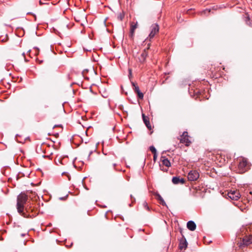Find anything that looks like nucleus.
<instances>
[{
	"label": "nucleus",
	"mask_w": 252,
	"mask_h": 252,
	"mask_svg": "<svg viewBox=\"0 0 252 252\" xmlns=\"http://www.w3.org/2000/svg\"><path fill=\"white\" fill-rule=\"evenodd\" d=\"M248 169V161L245 158H241L239 159L238 164V170L240 173L245 172Z\"/></svg>",
	"instance_id": "7ed1b4c3"
},
{
	"label": "nucleus",
	"mask_w": 252,
	"mask_h": 252,
	"mask_svg": "<svg viewBox=\"0 0 252 252\" xmlns=\"http://www.w3.org/2000/svg\"><path fill=\"white\" fill-rule=\"evenodd\" d=\"M92 153V152H91L90 153V154H89V156H90V155H91Z\"/></svg>",
	"instance_id": "2f4dec72"
},
{
	"label": "nucleus",
	"mask_w": 252,
	"mask_h": 252,
	"mask_svg": "<svg viewBox=\"0 0 252 252\" xmlns=\"http://www.w3.org/2000/svg\"><path fill=\"white\" fill-rule=\"evenodd\" d=\"M210 9H206L202 12L201 14H207L210 12Z\"/></svg>",
	"instance_id": "a211bd4d"
},
{
	"label": "nucleus",
	"mask_w": 252,
	"mask_h": 252,
	"mask_svg": "<svg viewBox=\"0 0 252 252\" xmlns=\"http://www.w3.org/2000/svg\"><path fill=\"white\" fill-rule=\"evenodd\" d=\"M157 158V154H154L153 160L155 162Z\"/></svg>",
	"instance_id": "4be33fe9"
},
{
	"label": "nucleus",
	"mask_w": 252,
	"mask_h": 252,
	"mask_svg": "<svg viewBox=\"0 0 252 252\" xmlns=\"http://www.w3.org/2000/svg\"><path fill=\"white\" fill-rule=\"evenodd\" d=\"M172 183L174 184H184L185 183V181L184 178H180L179 177H174L172 179Z\"/></svg>",
	"instance_id": "9d476101"
},
{
	"label": "nucleus",
	"mask_w": 252,
	"mask_h": 252,
	"mask_svg": "<svg viewBox=\"0 0 252 252\" xmlns=\"http://www.w3.org/2000/svg\"><path fill=\"white\" fill-rule=\"evenodd\" d=\"M157 199L159 201H160V200H161L162 198V197L161 196V195L159 194H158L157 195Z\"/></svg>",
	"instance_id": "5701e85b"
},
{
	"label": "nucleus",
	"mask_w": 252,
	"mask_h": 252,
	"mask_svg": "<svg viewBox=\"0 0 252 252\" xmlns=\"http://www.w3.org/2000/svg\"><path fill=\"white\" fill-rule=\"evenodd\" d=\"M252 243V235L245 236L238 243L239 248L243 249V248L249 245Z\"/></svg>",
	"instance_id": "f03ea898"
},
{
	"label": "nucleus",
	"mask_w": 252,
	"mask_h": 252,
	"mask_svg": "<svg viewBox=\"0 0 252 252\" xmlns=\"http://www.w3.org/2000/svg\"><path fill=\"white\" fill-rule=\"evenodd\" d=\"M228 196L230 199L234 200H237L240 197V193L236 190L228 192Z\"/></svg>",
	"instance_id": "6e6552de"
},
{
	"label": "nucleus",
	"mask_w": 252,
	"mask_h": 252,
	"mask_svg": "<svg viewBox=\"0 0 252 252\" xmlns=\"http://www.w3.org/2000/svg\"><path fill=\"white\" fill-rule=\"evenodd\" d=\"M25 52H23V53H22V56H23V57H25Z\"/></svg>",
	"instance_id": "a878e982"
},
{
	"label": "nucleus",
	"mask_w": 252,
	"mask_h": 252,
	"mask_svg": "<svg viewBox=\"0 0 252 252\" xmlns=\"http://www.w3.org/2000/svg\"><path fill=\"white\" fill-rule=\"evenodd\" d=\"M137 28V22H136L135 23L134 22H132L131 24L130 32V37H132L133 36L134 31Z\"/></svg>",
	"instance_id": "2eb2a0df"
},
{
	"label": "nucleus",
	"mask_w": 252,
	"mask_h": 252,
	"mask_svg": "<svg viewBox=\"0 0 252 252\" xmlns=\"http://www.w3.org/2000/svg\"><path fill=\"white\" fill-rule=\"evenodd\" d=\"M159 32V26L157 24H154L151 27V32L148 38L151 40L155 35Z\"/></svg>",
	"instance_id": "20e7f679"
},
{
	"label": "nucleus",
	"mask_w": 252,
	"mask_h": 252,
	"mask_svg": "<svg viewBox=\"0 0 252 252\" xmlns=\"http://www.w3.org/2000/svg\"><path fill=\"white\" fill-rule=\"evenodd\" d=\"M28 200V196L25 193H20L17 196V209L19 213L21 215L25 217L24 215V210L25 208V210L27 212H28L29 208L28 206L25 207V204L26 203Z\"/></svg>",
	"instance_id": "f257e3e1"
},
{
	"label": "nucleus",
	"mask_w": 252,
	"mask_h": 252,
	"mask_svg": "<svg viewBox=\"0 0 252 252\" xmlns=\"http://www.w3.org/2000/svg\"><path fill=\"white\" fill-rule=\"evenodd\" d=\"M116 165V163H112V167H113V169H115V167Z\"/></svg>",
	"instance_id": "b1692460"
},
{
	"label": "nucleus",
	"mask_w": 252,
	"mask_h": 252,
	"mask_svg": "<svg viewBox=\"0 0 252 252\" xmlns=\"http://www.w3.org/2000/svg\"><path fill=\"white\" fill-rule=\"evenodd\" d=\"M142 119H143V122H144V124H145V125L149 129H151L152 126L150 124L149 118L148 117L144 115V114H142Z\"/></svg>",
	"instance_id": "f8f14e48"
},
{
	"label": "nucleus",
	"mask_w": 252,
	"mask_h": 252,
	"mask_svg": "<svg viewBox=\"0 0 252 252\" xmlns=\"http://www.w3.org/2000/svg\"><path fill=\"white\" fill-rule=\"evenodd\" d=\"M25 234H21V236H22V237L25 236Z\"/></svg>",
	"instance_id": "c756f323"
},
{
	"label": "nucleus",
	"mask_w": 252,
	"mask_h": 252,
	"mask_svg": "<svg viewBox=\"0 0 252 252\" xmlns=\"http://www.w3.org/2000/svg\"><path fill=\"white\" fill-rule=\"evenodd\" d=\"M187 228L190 231H194L196 229V224L193 221L189 220L187 222Z\"/></svg>",
	"instance_id": "ddd939ff"
},
{
	"label": "nucleus",
	"mask_w": 252,
	"mask_h": 252,
	"mask_svg": "<svg viewBox=\"0 0 252 252\" xmlns=\"http://www.w3.org/2000/svg\"><path fill=\"white\" fill-rule=\"evenodd\" d=\"M133 89L135 93H137L138 97L142 99L144 97L143 94L141 93L139 90V87L134 82H132Z\"/></svg>",
	"instance_id": "1a4fd4ad"
},
{
	"label": "nucleus",
	"mask_w": 252,
	"mask_h": 252,
	"mask_svg": "<svg viewBox=\"0 0 252 252\" xmlns=\"http://www.w3.org/2000/svg\"><path fill=\"white\" fill-rule=\"evenodd\" d=\"M39 4L40 5H42V4H46L45 3H44L43 2H42L41 0H39Z\"/></svg>",
	"instance_id": "393cba45"
},
{
	"label": "nucleus",
	"mask_w": 252,
	"mask_h": 252,
	"mask_svg": "<svg viewBox=\"0 0 252 252\" xmlns=\"http://www.w3.org/2000/svg\"><path fill=\"white\" fill-rule=\"evenodd\" d=\"M149 46H150V45H149ZM149 48V47H148L146 50H147Z\"/></svg>",
	"instance_id": "7c9ffc66"
},
{
	"label": "nucleus",
	"mask_w": 252,
	"mask_h": 252,
	"mask_svg": "<svg viewBox=\"0 0 252 252\" xmlns=\"http://www.w3.org/2000/svg\"><path fill=\"white\" fill-rule=\"evenodd\" d=\"M150 150L153 154H157V150L153 146L150 147Z\"/></svg>",
	"instance_id": "f3484780"
},
{
	"label": "nucleus",
	"mask_w": 252,
	"mask_h": 252,
	"mask_svg": "<svg viewBox=\"0 0 252 252\" xmlns=\"http://www.w3.org/2000/svg\"><path fill=\"white\" fill-rule=\"evenodd\" d=\"M188 246V242L185 237L183 235L180 239L179 249L180 251H185Z\"/></svg>",
	"instance_id": "0eeeda50"
},
{
	"label": "nucleus",
	"mask_w": 252,
	"mask_h": 252,
	"mask_svg": "<svg viewBox=\"0 0 252 252\" xmlns=\"http://www.w3.org/2000/svg\"><path fill=\"white\" fill-rule=\"evenodd\" d=\"M199 177V174L194 170H191L188 174V178L189 181H194L197 180Z\"/></svg>",
	"instance_id": "423d86ee"
},
{
	"label": "nucleus",
	"mask_w": 252,
	"mask_h": 252,
	"mask_svg": "<svg viewBox=\"0 0 252 252\" xmlns=\"http://www.w3.org/2000/svg\"><path fill=\"white\" fill-rule=\"evenodd\" d=\"M120 18H121V20H122V18H123V17H121V16H118V18H119V19H120Z\"/></svg>",
	"instance_id": "c85d7f7f"
},
{
	"label": "nucleus",
	"mask_w": 252,
	"mask_h": 252,
	"mask_svg": "<svg viewBox=\"0 0 252 252\" xmlns=\"http://www.w3.org/2000/svg\"><path fill=\"white\" fill-rule=\"evenodd\" d=\"M160 160L162 164L165 165L166 167H169L171 166L170 161L167 158H166L165 157H161Z\"/></svg>",
	"instance_id": "4468645a"
},
{
	"label": "nucleus",
	"mask_w": 252,
	"mask_h": 252,
	"mask_svg": "<svg viewBox=\"0 0 252 252\" xmlns=\"http://www.w3.org/2000/svg\"><path fill=\"white\" fill-rule=\"evenodd\" d=\"M120 18H121V20H122V18H123V17H121V16H118V18H119V19H120Z\"/></svg>",
	"instance_id": "cd10ccee"
},
{
	"label": "nucleus",
	"mask_w": 252,
	"mask_h": 252,
	"mask_svg": "<svg viewBox=\"0 0 252 252\" xmlns=\"http://www.w3.org/2000/svg\"><path fill=\"white\" fill-rule=\"evenodd\" d=\"M128 72H129L128 77L130 78L132 76V70H131V69L129 68L128 69Z\"/></svg>",
	"instance_id": "412c9836"
},
{
	"label": "nucleus",
	"mask_w": 252,
	"mask_h": 252,
	"mask_svg": "<svg viewBox=\"0 0 252 252\" xmlns=\"http://www.w3.org/2000/svg\"><path fill=\"white\" fill-rule=\"evenodd\" d=\"M143 206L146 210L150 211V208L148 206V203L146 201H144L143 203Z\"/></svg>",
	"instance_id": "dca6fc26"
},
{
	"label": "nucleus",
	"mask_w": 252,
	"mask_h": 252,
	"mask_svg": "<svg viewBox=\"0 0 252 252\" xmlns=\"http://www.w3.org/2000/svg\"><path fill=\"white\" fill-rule=\"evenodd\" d=\"M120 18H121V20H122V18H123V17H121V16H118V18H119V19H120Z\"/></svg>",
	"instance_id": "bb28decb"
},
{
	"label": "nucleus",
	"mask_w": 252,
	"mask_h": 252,
	"mask_svg": "<svg viewBox=\"0 0 252 252\" xmlns=\"http://www.w3.org/2000/svg\"><path fill=\"white\" fill-rule=\"evenodd\" d=\"M160 203L163 206L166 205V203L163 198L160 200Z\"/></svg>",
	"instance_id": "aec40b11"
},
{
	"label": "nucleus",
	"mask_w": 252,
	"mask_h": 252,
	"mask_svg": "<svg viewBox=\"0 0 252 252\" xmlns=\"http://www.w3.org/2000/svg\"><path fill=\"white\" fill-rule=\"evenodd\" d=\"M148 55V52L146 49H144L142 53L141 54L140 56L138 58V60L141 63H144L146 60V58Z\"/></svg>",
	"instance_id": "9b49d317"
},
{
	"label": "nucleus",
	"mask_w": 252,
	"mask_h": 252,
	"mask_svg": "<svg viewBox=\"0 0 252 252\" xmlns=\"http://www.w3.org/2000/svg\"><path fill=\"white\" fill-rule=\"evenodd\" d=\"M160 203L163 206L166 205V203L163 198L160 200Z\"/></svg>",
	"instance_id": "6ab92c4d"
},
{
	"label": "nucleus",
	"mask_w": 252,
	"mask_h": 252,
	"mask_svg": "<svg viewBox=\"0 0 252 252\" xmlns=\"http://www.w3.org/2000/svg\"><path fill=\"white\" fill-rule=\"evenodd\" d=\"M180 141L182 143L185 144L186 146H188L190 144L191 141L189 139V136L188 135V132L184 131L182 135L181 136Z\"/></svg>",
	"instance_id": "39448f33"
}]
</instances>
